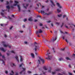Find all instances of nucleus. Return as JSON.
Wrapping results in <instances>:
<instances>
[{"label": "nucleus", "instance_id": "nucleus-1", "mask_svg": "<svg viewBox=\"0 0 75 75\" xmlns=\"http://www.w3.org/2000/svg\"><path fill=\"white\" fill-rule=\"evenodd\" d=\"M0 56H2V57L4 60H2L1 59H0V61H1L3 62V64H4V61L6 60V58H5V56L4 55H2L1 54H0Z\"/></svg>", "mask_w": 75, "mask_h": 75}, {"label": "nucleus", "instance_id": "nucleus-2", "mask_svg": "<svg viewBox=\"0 0 75 75\" xmlns=\"http://www.w3.org/2000/svg\"><path fill=\"white\" fill-rule=\"evenodd\" d=\"M22 69H23V71H22L20 73V74H21L23 73V74H25V69H25L23 67H22Z\"/></svg>", "mask_w": 75, "mask_h": 75}, {"label": "nucleus", "instance_id": "nucleus-3", "mask_svg": "<svg viewBox=\"0 0 75 75\" xmlns=\"http://www.w3.org/2000/svg\"><path fill=\"white\" fill-rule=\"evenodd\" d=\"M36 34H39V33H42V31L41 30V29H40L39 30V31H37L36 32Z\"/></svg>", "mask_w": 75, "mask_h": 75}, {"label": "nucleus", "instance_id": "nucleus-4", "mask_svg": "<svg viewBox=\"0 0 75 75\" xmlns=\"http://www.w3.org/2000/svg\"><path fill=\"white\" fill-rule=\"evenodd\" d=\"M52 58V56H48V58L46 57L45 59H48L49 60H50Z\"/></svg>", "mask_w": 75, "mask_h": 75}, {"label": "nucleus", "instance_id": "nucleus-5", "mask_svg": "<svg viewBox=\"0 0 75 75\" xmlns=\"http://www.w3.org/2000/svg\"><path fill=\"white\" fill-rule=\"evenodd\" d=\"M2 44H3L4 47H8V45H6V44H5V42H3V41L2 42Z\"/></svg>", "mask_w": 75, "mask_h": 75}, {"label": "nucleus", "instance_id": "nucleus-6", "mask_svg": "<svg viewBox=\"0 0 75 75\" xmlns=\"http://www.w3.org/2000/svg\"><path fill=\"white\" fill-rule=\"evenodd\" d=\"M39 59H40V61L42 62V64H44L45 62V61H44V60L43 59L41 58V57H39Z\"/></svg>", "mask_w": 75, "mask_h": 75}, {"label": "nucleus", "instance_id": "nucleus-7", "mask_svg": "<svg viewBox=\"0 0 75 75\" xmlns=\"http://www.w3.org/2000/svg\"><path fill=\"white\" fill-rule=\"evenodd\" d=\"M4 11H5V10H2V12H1V15L2 16H4Z\"/></svg>", "mask_w": 75, "mask_h": 75}, {"label": "nucleus", "instance_id": "nucleus-8", "mask_svg": "<svg viewBox=\"0 0 75 75\" xmlns=\"http://www.w3.org/2000/svg\"><path fill=\"white\" fill-rule=\"evenodd\" d=\"M56 4L58 7L60 8H62V7L61 6H60V5L59 4V3H56Z\"/></svg>", "mask_w": 75, "mask_h": 75}, {"label": "nucleus", "instance_id": "nucleus-9", "mask_svg": "<svg viewBox=\"0 0 75 75\" xmlns=\"http://www.w3.org/2000/svg\"><path fill=\"white\" fill-rule=\"evenodd\" d=\"M50 2L52 4V5H51V7H53V6H55V4H54V3H53V2L51 0Z\"/></svg>", "mask_w": 75, "mask_h": 75}, {"label": "nucleus", "instance_id": "nucleus-10", "mask_svg": "<svg viewBox=\"0 0 75 75\" xmlns=\"http://www.w3.org/2000/svg\"><path fill=\"white\" fill-rule=\"evenodd\" d=\"M0 50L1 51H3V52H6V50H4V49L3 48H1Z\"/></svg>", "mask_w": 75, "mask_h": 75}, {"label": "nucleus", "instance_id": "nucleus-11", "mask_svg": "<svg viewBox=\"0 0 75 75\" xmlns=\"http://www.w3.org/2000/svg\"><path fill=\"white\" fill-rule=\"evenodd\" d=\"M18 7V11H20L21 9H20V6H19L18 5H17Z\"/></svg>", "mask_w": 75, "mask_h": 75}, {"label": "nucleus", "instance_id": "nucleus-12", "mask_svg": "<svg viewBox=\"0 0 75 75\" xmlns=\"http://www.w3.org/2000/svg\"><path fill=\"white\" fill-rule=\"evenodd\" d=\"M38 46H36V45H35V51H37V48H38Z\"/></svg>", "mask_w": 75, "mask_h": 75}, {"label": "nucleus", "instance_id": "nucleus-13", "mask_svg": "<svg viewBox=\"0 0 75 75\" xmlns=\"http://www.w3.org/2000/svg\"><path fill=\"white\" fill-rule=\"evenodd\" d=\"M15 58L16 59V60L18 62H19V60H18V57L17 56H16Z\"/></svg>", "mask_w": 75, "mask_h": 75}, {"label": "nucleus", "instance_id": "nucleus-14", "mask_svg": "<svg viewBox=\"0 0 75 75\" xmlns=\"http://www.w3.org/2000/svg\"><path fill=\"white\" fill-rule=\"evenodd\" d=\"M28 20L29 21H33V19H32V17H31L29 18L28 19Z\"/></svg>", "mask_w": 75, "mask_h": 75}, {"label": "nucleus", "instance_id": "nucleus-15", "mask_svg": "<svg viewBox=\"0 0 75 75\" xmlns=\"http://www.w3.org/2000/svg\"><path fill=\"white\" fill-rule=\"evenodd\" d=\"M20 61H21V62H22V61H23V58L22 57V56H20Z\"/></svg>", "mask_w": 75, "mask_h": 75}, {"label": "nucleus", "instance_id": "nucleus-16", "mask_svg": "<svg viewBox=\"0 0 75 75\" xmlns=\"http://www.w3.org/2000/svg\"><path fill=\"white\" fill-rule=\"evenodd\" d=\"M31 56L33 58H34V54H33V53H31Z\"/></svg>", "mask_w": 75, "mask_h": 75}, {"label": "nucleus", "instance_id": "nucleus-17", "mask_svg": "<svg viewBox=\"0 0 75 75\" xmlns=\"http://www.w3.org/2000/svg\"><path fill=\"white\" fill-rule=\"evenodd\" d=\"M40 12L41 14H44L45 13V12L44 11L41 10L40 11Z\"/></svg>", "mask_w": 75, "mask_h": 75}, {"label": "nucleus", "instance_id": "nucleus-18", "mask_svg": "<svg viewBox=\"0 0 75 75\" xmlns=\"http://www.w3.org/2000/svg\"><path fill=\"white\" fill-rule=\"evenodd\" d=\"M52 13V12H49L48 14L47 13H45V14H47V15H50V14H51Z\"/></svg>", "mask_w": 75, "mask_h": 75}, {"label": "nucleus", "instance_id": "nucleus-19", "mask_svg": "<svg viewBox=\"0 0 75 75\" xmlns=\"http://www.w3.org/2000/svg\"><path fill=\"white\" fill-rule=\"evenodd\" d=\"M57 11L58 13H60V12L61 11V10H59V9H57Z\"/></svg>", "mask_w": 75, "mask_h": 75}, {"label": "nucleus", "instance_id": "nucleus-20", "mask_svg": "<svg viewBox=\"0 0 75 75\" xmlns=\"http://www.w3.org/2000/svg\"><path fill=\"white\" fill-rule=\"evenodd\" d=\"M7 8H8V10H10V6H6Z\"/></svg>", "mask_w": 75, "mask_h": 75}, {"label": "nucleus", "instance_id": "nucleus-21", "mask_svg": "<svg viewBox=\"0 0 75 75\" xmlns=\"http://www.w3.org/2000/svg\"><path fill=\"white\" fill-rule=\"evenodd\" d=\"M43 69H44V70H47V69L45 66L43 67Z\"/></svg>", "mask_w": 75, "mask_h": 75}, {"label": "nucleus", "instance_id": "nucleus-22", "mask_svg": "<svg viewBox=\"0 0 75 75\" xmlns=\"http://www.w3.org/2000/svg\"><path fill=\"white\" fill-rule=\"evenodd\" d=\"M57 16H58V17H61V16H62V15L61 14L58 15Z\"/></svg>", "mask_w": 75, "mask_h": 75}, {"label": "nucleus", "instance_id": "nucleus-23", "mask_svg": "<svg viewBox=\"0 0 75 75\" xmlns=\"http://www.w3.org/2000/svg\"><path fill=\"white\" fill-rule=\"evenodd\" d=\"M24 64L23 63H22L21 64L19 65V67H21L22 66V65H23Z\"/></svg>", "mask_w": 75, "mask_h": 75}, {"label": "nucleus", "instance_id": "nucleus-24", "mask_svg": "<svg viewBox=\"0 0 75 75\" xmlns=\"http://www.w3.org/2000/svg\"><path fill=\"white\" fill-rule=\"evenodd\" d=\"M50 69L48 71V72H51V67H50Z\"/></svg>", "mask_w": 75, "mask_h": 75}, {"label": "nucleus", "instance_id": "nucleus-25", "mask_svg": "<svg viewBox=\"0 0 75 75\" xmlns=\"http://www.w3.org/2000/svg\"><path fill=\"white\" fill-rule=\"evenodd\" d=\"M8 18H9V20H11V19H12V18H10V16H8Z\"/></svg>", "mask_w": 75, "mask_h": 75}, {"label": "nucleus", "instance_id": "nucleus-26", "mask_svg": "<svg viewBox=\"0 0 75 75\" xmlns=\"http://www.w3.org/2000/svg\"><path fill=\"white\" fill-rule=\"evenodd\" d=\"M11 52L12 53H13V54H15V52H14L13 50H11Z\"/></svg>", "mask_w": 75, "mask_h": 75}, {"label": "nucleus", "instance_id": "nucleus-27", "mask_svg": "<svg viewBox=\"0 0 75 75\" xmlns=\"http://www.w3.org/2000/svg\"><path fill=\"white\" fill-rule=\"evenodd\" d=\"M15 3H16V4H18V1H15Z\"/></svg>", "mask_w": 75, "mask_h": 75}, {"label": "nucleus", "instance_id": "nucleus-28", "mask_svg": "<svg viewBox=\"0 0 75 75\" xmlns=\"http://www.w3.org/2000/svg\"><path fill=\"white\" fill-rule=\"evenodd\" d=\"M48 51H49V50H48L47 51V55H49V54H50V53H48Z\"/></svg>", "mask_w": 75, "mask_h": 75}, {"label": "nucleus", "instance_id": "nucleus-29", "mask_svg": "<svg viewBox=\"0 0 75 75\" xmlns=\"http://www.w3.org/2000/svg\"><path fill=\"white\" fill-rule=\"evenodd\" d=\"M56 40H57V37H56L55 39H54L53 40V41H54Z\"/></svg>", "mask_w": 75, "mask_h": 75}, {"label": "nucleus", "instance_id": "nucleus-30", "mask_svg": "<svg viewBox=\"0 0 75 75\" xmlns=\"http://www.w3.org/2000/svg\"><path fill=\"white\" fill-rule=\"evenodd\" d=\"M66 59H67V60L70 59H69V58H68V57H67L66 58Z\"/></svg>", "mask_w": 75, "mask_h": 75}, {"label": "nucleus", "instance_id": "nucleus-31", "mask_svg": "<svg viewBox=\"0 0 75 75\" xmlns=\"http://www.w3.org/2000/svg\"><path fill=\"white\" fill-rule=\"evenodd\" d=\"M63 59H62V58H60L59 59V61H62V60H63Z\"/></svg>", "mask_w": 75, "mask_h": 75}, {"label": "nucleus", "instance_id": "nucleus-32", "mask_svg": "<svg viewBox=\"0 0 75 75\" xmlns=\"http://www.w3.org/2000/svg\"><path fill=\"white\" fill-rule=\"evenodd\" d=\"M63 25H64V23H62V25H61V28H62V26H63Z\"/></svg>", "mask_w": 75, "mask_h": 75}, {"label": "nucleus", "instance_id": "nucleus-33", "mask_svg": "<svg viewBox=\"0 0 75 75\" xmlns=\"http://www.w3.org/2000/svg\"><path fill=\"white\" fill-rule=\"evenodd\" d=\"M65 17H67V16H66V15H64L63 16V18H65Z\"/></svg>", "mask_w": 75, "mask_h": 75}, {"label": "nucleus", "instance_id": "nucleus-34", "mask_svg": "<svg viewBox=\"0 0 75 75\" xmlns=\"http://www.w3.org/2000/svg\"><path fill=\"white\" fill-rule=\"evenodd\" d=\"M55 71H60V69H56L55 70Z\"/></svg>", "mask_w": 75, "mask_h": 75}, {"label": "nucleus", "instance_id": "nucleus-35", "mask_svg": "<svg viewBox=\"0 0 75 75\" xmlns=\"http://www.w3.org/2000/svg\"><path fill=\"white\" fill-rule=\"evenodd\" d=\"M38 62H39V64H41V62H40V60H38Z\"/></svg>", "mask_w": 75, "mask_h": 75}, {"label": "nucleus", "instance_id": "nucleus-36", "mask_svg": "<svg viewBox=\"0 0 75 75\" xmlns=\"http://www.w3.org/2000/svg\"><path fill=\"white\" fill-rule=\"evenodd\" d=\"M47 23H49L51 22V21H47Z\"/></svg>", "mask_w": 75, "mask_h": 75}, {"label": "nucleus", "instance_id": "nucleus-37", "mask_svg": "<svg viewBox=\"0 0 75 75\" xmlns=\"http://www.w3.org/2000/svg\"><path fill=\"white\" fill-rule=\"evenodd\" d=\"M28 72L29 74H31V72L30 71H28Z\"/></svg>", "mask_w": 75, "mask_h": 75}, {"label": "nucleus", "instance_id": "nucleus-38", "mask_svg": "<svg viewBox=\"0 0 75 75\" xmlns=\"http://www.w3.org/2000/svg\"><path fill=\"white\" fill-rule=\"evenodd\" d=\"M27 21V19L25 18L24 20V22H25V21Z\"/></svg>", "mask_w": 75, "mask_h": 75}, {"label": "nucleus", "instance_id": "nucleus-39", "mask_svg": "<svg viewBox=\"0 0 75 75\" xmlns=\"http://www.w3.org/2000/svg\"><path fill=\"white\" fill-rule=\"evenodd\" d=\"M39 25H40V26H42V24L41 23H40V24H39Z\"/></svg>", "mask_w": 75, "mask_h": 75}, {"label": "nucleus", "instance_id": "nucleus-40", "mask_svg": "<svg viewBox=\"0 0 75 75\" xmlns=\"http://www.w3.org/2000/svg\"><path fill=\"white\" fill-rule=\"evenodd\" d=\"M5 74H8V71H5Z\"/></svg>", "mask_w": 75, "mask_h": 75}, {"label": "nucleus", "instance_id": "nucleus-41", "mask_svg": "<svg viewBox=\"0 0 75 75\" xmlns=\"http://www.w3.org/2000/svg\"><path fill=\"white\" fill-rule=\"evenodd\" d=\"M19 33H22L23 32V31H19Z\"/></svg>", "mask_w": 75, "mask_h": 75}, {"label": "nucleus", "instance_id": "nucleus-42", "mask_svg": "<svg viewBox=\"0 0 75 75\" xmlns=\"http://www.w3.org/2000/svg\"><path fill=\"white\" fill-rule=\"evenodd\" d=\"M17 6V4H14L13 6Z\"/></svg>", "mask_w": 75, "mask_h": 75}, {"label": "nucleus", "instance_id": "nucleus-43", "mask_svg": "<svg viewBox=\"0 0 75 75\" xmlns=\"http://www.w3.org/2000/svg\"><path fill=\"white\" fill-rule=\"evenodd\" d=\"M11 8H13L14 6H11Z\"/></svg>", "mask_w": 75, "mask_h": 75}, {"label": "nucleus", "instance_id": "nucleus-44", "mask_svg": "<svg viewBox=\"0 0 75 75\" xmlns=\"http://www.w3.org/2000/svg\"><path fill=\"white\" fill-rule=\"evenodd\" d=\"M55 72H52V74L53 75H54V74H55Z\"/></svg>", "mask_w": 75, "mask_h": 75}, {"label": "nucleus", "instance_id": "nucleus-45", "mask_svg": "<svg viewBox=\"0 0 75 75\" xmlns=\"http://www.w3.org/2000/svg\"><path fill=\"white\" fill-rule=\"evenodd\" d=\"M64 50H65V48H64L63 49H61V50H62V51H64Z\"/></svg>", "mask_w": 75, "mask_h": 75}, {"label": "nucleus", "instance_id": "nucleus-46", "mask_svg": "<svg viewBox=\"0 0 75 75\" xmlns=\"http://www.w3.org/2000/svg\"><path fill=\"white\" fill-rule=\"evenodd\" d=\"M42 72H43V74L45 75V72H44V71H42Z\"/></svg>", "mask_w": 75, "mask_h": 75}, {"label": "nucleus", "instance_id": "nucleus-47", "mask_svg": "<svg viewBox=\"0 0 75 75\" xmlns=\"http://www.w3.org/2000/svg\"><path fill=\"white\" fill-rule=\"evenodd\" d=\"M69 68H71V64H69Z\"/></svg>", "mask_w": 75, "mask_h": 75}, {"label": "nucleus", "instance_id": "nucleus-48", "mask_svg": "<svg viewBox=\"0 0 75 75\" xmlns=\"http://www.w3.org/2000/svg\"><path fill=\"white\" fill-rule=\"evenodd\" d=\"M12 28H13V26H12L10 28V29L11 30V29H12Z\"/></svg>", "mask_w": 75, "mask_h": 75}, {"label": "nucleus", "instance_id": "nucleus-49", "mask_svg": "<svg viewBox=\"0 0 75 75\" xmlns=\"http://www.w3.org/2000/svg\"><path fill=\"white\" fill-rule=\"evenodd\" d=\"M69 75H72L71 73H69Z\"/></svg>", "mask_w": 75, "mask_h": 75}, {"label": "nucleus", "instance_id": "nucleus-50", "mask_svg": "<svg viewBox=\"0 0 75 75\" xmlns=\"http://www.w3.org/2000/svg\"><path fill=\"white\" fill-rule=\"evenodd\" d=\"M9 3H8V1H6V4H8Z\"/></svg>", "mask_w": 75, "mask_h": 75}, {"label": "nucleus", "instance_id": "nucleus-51", "mask_svg": "<svg viewBox=\"0 0 75 75\" xmlns=\"http://www.w3.org/2000/svg\"><path fill=\"white\" fill-rule=\"evenodd\" d=\"M8 47H9V48H11V46H9V45H8Z\"/></svg>", "mask_w": 75, "mask_h": 75}, {"label": "nucleus", "instance_id": "nucleus-52", "mask_svg": "<svg viewBox=\"0 0 75 75\" xmlns=\"http://www.w3.org/2000/svg\"><path fill=\"white\" fill-rule=\"evenodd\" d=\"M0 25H1V26L2 27H3V24H0Z\"/></svg>", "mask_w": 75, "mask_h": 75}, {"label": "nucleus", "instance_id": "nucleus-53", "mask_svg": "<svg viewBox=\"0 0 75 75\" xmlns=\"http://www.w3.org/2000/svg\"><path fill=\"white\" fill-rule=\"evenodd\" d=\"M65 41H66V42H68V40H67V39H65Z\"/></svg>", "mask_w": 75, "mask_h": 75}, {"label": "nucleus", "instance_id": "nucleus-54", "mask_svg": "<svg viewBox=\"0 0 75 75\" xmlns=\"http://www.w3.org/2000/svg\"><path fill=\"white\" fill-rule=\"evenodd\" d=\"M37 17H40V18L41 17V16H37Z\"/></svg>", "mask_w": 75, "mask_h": 75}, {"label": "nucleus", "instance_id": "nucleus-55", "mask_svg": "<svg viewBox=\"0 0 75 75\" xmlns=\"http://www.w3.org/2000/svg\"><path fill=\"white\" fill-rule=\"evenodd\" d=\"M24 43L25 44H27V42H24Z\"/></svg>", "mask_w": 75, "mask_h": 75}, {"label": "nucleus", "instance_id": "nucleus-56", "mask_svg": "<svg viewBox=\"0 0 75 75\" xmlns=\"http://www.w3.org/2000/svg\"><path fill=\"white\" fill-rule=\"evenodd\" d=\"M24 8H25V9H27V7L26 6H24Z\"/></svg>", "mask_w": 75, "mask_h": 75}, {"label": "nucleus", "instance_id": "nucleus-57", "mask_svg": "<svg viewBox=\"0 0 75 75\" xmlns=\"http://www.w3.org/2000/svg\"><path fill=\"white\" fill-rule=\"evenodd\" d=\"M56 24H57V25H59V23H56Z\"/></svg>", "mask_w": 75, "mask_h": 75}, {"label": "nucleus", "instance_id": "nucleus-58", "mask_svg": "<svg viewBox=\"0 0 75 75\" xmlns=\"http://www.w3.org/2000/svg\"><path fill=\"white\" fill-rule=\"evenodd\" d=\"M58 75H62V74H60V73H59V74H58Z\"/></svg>", "mask_w": 75, "mask_h": 75}, {"label": "nucleus", "instance_id": "nucleus-59", "mask_svg": "<svg viewBox=\"0 0 75 75\" xmlns=\"http://www.w3.org/2000/svg\"><path fill=\"white\" fill-rule=\"evenodd\" d=\"M65 27L66 28H68V27L67 26H65Z\"/></svg>", "mask_w": 75, "mask_h": 75}, {"label": "nucleus", "instance_id": "nucleus-60", "mask_svg": "<svg viewBox=\"0 0 75 75\" xmlns=\"http://www.w3.org/2000/svg\"><path fill=\"white\" fill-rule=\"evenodd\" d=\"M4 37H7V35L6 34L4 35Z\"/></svg>", "mask_w": 75, "mask_h": 75}, {"label": "nucleus", "instance_id": "nucleus-61", "mask_svg": "<svg viewBox=\"0 0 75 75\" xmlns=\"http://www.w3.org/2000/svg\"><path fill=\"white\" fill-rule=\"evenodd\" d=\"M10 2L11 3H13V1H10Z\"/></svg>", "mask_w": 75, "mask_h": 75}, {"label": "nucleus", "instance_id": "nucleus-62", "mask_svg": "<svg viewBox=\"0 0 75 75\" xmlns=\"http://www.w3.org/2000/svg\"><path fill=\"white\" fill-rule=\"evenodd\" d=\"M11 73H12V74H14V72H13V71H11Z\"/></svg>", "mask_w": 75, "mask_h": 75}, {"label": "nucleus", "instance_id": "nucleus-63", "mask_svg": "<svg viewBox=\"0 0 75 75\" xmlns=\"http://www.w3.org/2000/svg\"><path fill=\"white\" fill-rule=\"evenodd\" d=\"M23 28H25V25H23Z\"/></svg>", "mask_w": 75, "mask_h": 75}, {"label": "nucleus", "instance_id": "nucleus-64", "mask_svg": "<svg viewBox=\"0 0 75 75\" xmlns=\"http://www.w3.org/2000/svg\"><path fill=\"white\" fill-rule=\"evenodd\" d=\"M37 36L38 37H40V35H38Z\"/></svg>", "mask_w": 75, "mask_h": 75}]
</instances>
